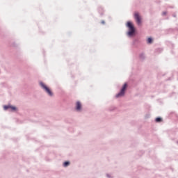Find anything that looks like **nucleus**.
I'll return each mask as SVG.
<instances>
[{"mask_svg": "<svg viewBox=\"0 0 178 178\" xmlns=\"http://www.w3.org/2000/svg\"><path fill=\"white\" fill-rule=\"evenodd\" d=\"M156 122H157V123L162 122V118H156Z\"/></svg>", "mask_w": 178, "mask_h": 178, "instance_id": "nucleus-11", "label": "nucleus"}, {"mask_svg": "<svg viewBox=\"0 0 178 178\" xmlns=\"http://www.w3.org/2000/svg\"><path fill=\"white\" fill-rule=\"evenodd\" d=\"M74 109L76 112H81L83 111V103L80 101L75 102Z\"/></svg>", "mask_w": 178, "mask_h": 178, "instance_id": "nucleus-5", "label": "nucleus"}, {"mask_svg": "<svg viewBox=\"0 0 178 178\" xmlns=\"http://www.w3.org/2000/svg\"><path fill=\"white\" fill-rule=\"evenodd\" d=\"M126 27L127 29V35L129 38H131L136 35V27L134 24L130 21H128L126 24Z\"/></svg>", "mask_w": 178, "mask_h": 178, "instance_id": "nucleus-1", "label": "nucleus"}, {"mask_svg": "<svg viewBox=\"0 0 178 178\" xmlns=\"http://www.w3.org/2000/svg\"><path fill=\"white\" fill-rule=\"evenodd\" d=\"M102 24H105V22L102 21Z\"/></svg>", "mask_w": 178, "mask_h": 178, "instance_id": "nucleus-12", "label": "nucleus"}, {"mask_svg": "<svg viewBox=\"0 0 178 178\" xmlns=\"http://www.w3.org/2000/svg\"><path fill=\"white\" fill-rule=\"evenodd\" d=\"M39 84L40 87L44 90V91H45V92H47V94L49 95V97H52L54 95V93H52L51 89H49V88H48V86H47L45 83H44L43 82H40Z\"/></svg>", "mask_w": 178, "mask_h": 178, "instance_id": "nucleus-3", "label": "nucleus"}, {"mask_svg": "<svg viewBox=\"0 0 178 178\" xmlns=\"http://www.w3.org/2000/svg\"><path fill=\"white\" fill-rule=\"evenodd\" d=\"M134 16L136 22L138 26H140L141 23H143V18L141 17V15H140V13H138V12H136L134 13Z\"/></svg>", "mask_w": 178, "mask_h": 178, "instance_id": "nucleus-4", "label": "nucleus"}, {"mask_svg": "<svg viewBox=\"0 0 178 178\" xmlns=\"http://www.w3.org/2000/svg\"><path fill=\"white\" fill-rule=\"evenodd\" d=\"M70 165V161H65L63 163V168H67V166Z\"/></svg>", "mask_w": 178, "mask_h": 178, "instance_id": "nucleus-8", "label": "nucleus"}, {"mask_svg": "<svg viewBox=\"0 0 178 178\" xmlns=\"http://www.w3.org/2000/svg\"><path fill=\"white\" fill-rule=\"evenodd\" d=\"M126 90H127V83H124L121 88L120 92L116 95V98H122L126 94Z\"/></svg>", "mask_w": 178, "mask_h": 178, "instance_id": "nucleus-2", "label": "nucleus"}, {"mask_svg": "<svg viewBox=\"0 0 178 178\" xmlns=\"http://www.w3.org/2000/svg\"><path fill=\"white\" fill-rule=\"evenodd\" d=\"M106 178H113V175H112L111 173H106Z\"/></svg>", "mask_w": 178, "mask_h": 178, "instance_id": "nucleus-10", "label": "nucleus"}, {"mask_svg": "<svg viewBox=\"0 0 178 178\" xmlns=\"http://www.w3.org/2000/svg\"><path fill=\"white\" fill-rule=\"evenodd\" d=\"M3 108L4 111H10V104L5 105Z\"/></svg>", "mask_w": 178, "mask_h": 178, "instance_id": "nucleus-7", "label": "nucleus"}, {"mask_svg": "<svg viewBox=\"0 0 178 178\" xmlns=\"http://www.w3.org/2000/svg\"><path fill=\"white\" fill-rule=\"evenodd\" d=\"M10 112H19V108L16 106L10 105Z\"/></svg>", "mask_w": 178, "mask_h": 178, "instance_id": "nucleus-6", "label": "nucleus"}, {"mask_svg": "<svg viewBox=\"0 0 178 178\" xmlns=\"http://www.w3.org/2000/svg\"><path fill=\"white\" fill-rule=\"evenodd\" d=\"M147 44H152V42H154V38H148L147 39Z\"/></svg>", "mask_w": 178, "mask_h": 178, "instance_id": "nucleus-9", "label": "nucleus"}, {"mask_svg": "<svg viewBox=\"0 0 178 178\" xmlns=\"http://www.w3.org/2000/svg\"><path fill=\"white\" fill-rule=\"evenodd\" d=\"M163 15H166V13H163Z\"/></svg>", "mask_w": 178, "mask_h": 178, "instance_id": "nucleus-13", "label": "nucleus"}]
</instances>
